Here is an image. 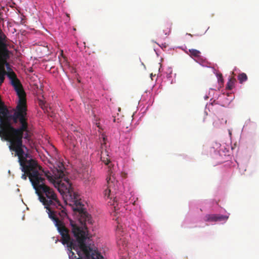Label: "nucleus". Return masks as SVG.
Returning a JSON list of instances; mask_svg holds the SVG:
<instances>
[{"mask_svg":"<svg viewBox=\"0 0 259 259\" xmlns=\"http://www.w3.org/2000/svg\"><path fill=\"white\" fill-rule=\"evenodd\" d=\"M46 175L61 193L66 194V201L70 202V205H75L74 210L80 214V220L82 226H78L73 221H70L72 232L76 239L75 240L71 237L69 230L63 221L67 216V213L64 209L61 211L56 210L61 209L62 206L54 190L45 184V178L42 177L33 188L38 197V200L46 209L49 217L53 221L61 235L60 241L63 245H66L68 254L73 252L72 250L79 252V250L81 249L80 239L82 240L84 246L91 245L86 224H93L92 217L83 208L78 200L77 194L72 190L69 180L65 175V167L62 163L59 162L57 166L54 167L52 170V174L48 172Z\"/></svg>","mask_w":259,"mask_h":259,"instance_id":"nucleus-1","label":"nucleus"},{"mask_svg":"<svg viewBox=\"0 0 259 259\" xmlns=\"http://www.w3.org/2000/svg\"><path fill=\"white\" fill-rule=\"evenodd\" d=\"M12 132H2L0 134V137L2 140L10 143L9 149L12 154L14 152L15 156L18 157L21 170L24 172L22 175V179L26 180L28 177L34 188L41 180L42 175L39 172L40 167L36 161L33 159L29 154L24 151V149H27V148L23 144L22 139L30 140L31 136V131L28 130L27 133L26 131H18L15 128H12Z\"/></svg>","mask_w":259,"mask_h":259,"instance_id":"nucleus-2","label":"nucleus"},{"mask_svg":"<svg viewBox=\"0 0 259 259\" xmlns=\"http://www.w3.org/2000/svg\"><path fill=\"white\" fill-rule=\"evenodd\" d=\"M8 75L12 79V84L17 92L19 101L13 114L8 110L7 116L0 115V134L2 132H12V128L28 133L29 128L27 122L25 93L14 72L9 73Z\"/></svg>","mask_w":259,"mask_h":259,"instance_id":"nucleus-3","label":"nucleus"},{"mask_svg":"<svg viewBox=\"0 0 259 259\" xmlns=\"http://www.w3.org/2000/svg\"><path fill=\"white\" fill-rule=\"evenodd\" d=\"M81 249L76 252L77 256L74 252L68 254L69 259H104L103 256L96 250H94L90 246H84L82 240L80 239Z\"/></svg>","mask_w":259,"mask_h":259,"instance_id":"nucleus-4","label":"nucleus"},{"mask_svg":"<svg viewBox=\"0 0 259 259\" xmlns=\"http://www.w3.org/2000/svg\"><path fill=\"white\" fill-rule=\"evenodd\" d=\"M228 219V217L227 215H224L221 214H207L204 218V221L205 222H221L223 221H226Z\"/></svg>","mask_w":259,"mask_h":259,"instance_id":"nucleus-5","label":"nucleus"},{"mask_svg":"<svg viewBox=\"0 0 259 259\" xmlns=\"http://www.w3.org/2000/svg\"><path fill=\"white\" fill-rule=\"evenodd\" d=\"M115 179L113 176H110L109 178H107V182L108 184V188L104 190V193L105 197L110 198V193L111 191V187L114 185ZM111 199L112 198L110 197Z\"/></svg>","mask_w":259,"mask_h":259,"instance_id":"nucleus-6","label":"nucleus"},{"mask_svg":"<svg viewBox=\"0 0 259 259\" xmlns=\"http://www.w3.org/2000/svg\"><path fill=\"white\" fill-rule=\"evenodd\" d=\"M106 140L107 139L105 137L103 138L104 143H102L101 144L102 151L101 152V159L106 165H107L109 163L110 160L107 157H105L106 156H108L106 154L107 151L105 149Z\"/></svg>","mask_w":259,"mask_h":259,"instance_id":"nucleus-7","label":"nucleus"},{"mask_svg":"<svg viewBox=\"0 0 259 259\" xmlns=\"http://www.w3.org/2000/svg\"><path fill=\"white\" fill-rule=\"evenodd\" d=\"M60 63L61 66L69 67V62H68L66 57L63 54V50L61 51L60 56H59Z\"/></svg>","mask_w":259,"mask_h":259,"instance_id":"nucleus-8","label":"nucleus"},{"mask_svg":"<svg viewBox=\"0 0 259 259\" xmlns=\"http://www.w3.org/2000/svg\"><path fill=\"white\" fill-rule=\"evenodd\" d=\"M83 179L84 180V182L85 184L88 185H93L94 183V177L88 175V174L87 175L85 176V175L83 176Z\"/></svg>","mask_w":259,"mask_h":259,"instance_id":"nucleus-9","label":"nucleus"},{"mask_svg":"<svg viewBox=\"0 0 259 259\" xmlns=\"http://www.w3.org/2000/svg\"><path fill=\"white\" fill-rule=\"evenodd\" d=\"M163 32L165 36L169 35L171 31V24L167 23L162 26Z\"/></svg>","mask_w":259,"mask_h":259,"instance_id":"nucleus-10","label":"nucleus"},{"mask_svg":"<svg viewBox=\"0 0 259 259\" xmlns=\"http://www.w3.org/2000/svg\"><path fill=\"white\" fill-rule=\"evenodd\" d=\"M236 82V79L234 77H231L227 83L226 89L227 90H232Z\"/></svg>","mask_w":259,"mask_h":259,"instance_id":"nucleus-11","label":"nucleus"},{"mask_svg":"<svg viewBox=\"0 0 259 259\" xmlns=\"http://www.w3.org/2000/svg\"><path fill=\"white\" fill-rule=\"evenodd\" d=\"M238 79L240 83H242L247 80V76L245 73H241L238 75Z\"/></svg>","mask_w":259,"mask_h":259,"instance_id":"nucleus-12","label":"nucleus"},{"mask_svg":"<svg viewBox=\"0 0 259 259\" xmlns=\"http://www.w3.org/2000/svg\"><path fill=\"white\" fill-rule=\"evenodd\" d=\"M189 52L190 53L191 56H194L195 57H198L200 56V52L198 50L195 49H190Z\"/></svg>","mask_w":259,"mask_h":259,"instance_id":"nucleus-13","label":"nucleus"},{"mask_svg":"<svg viewBox=\"0 0 259 259\" xmlns=\"http://www.w3.org/2000/svg\"><path fill=\"white\" fill-rule=\"evenodd\" d=\"M3 55L5 59H7V58H8L9 57V51L7 49H5L4 51Z\"/></svg>","mask_w":259,"mask_h":259,"instance_id":"nucleus-14","label":"nucleus"},{"mask_svg":"<svg viewBox=\"0 0 259 259\" xmlns=\"http://www.w3.org/2000/svg\"><path fill=\"white\" fill-rule=\"evenodd\" d=\"M213 120H214V122H213V125L214 127H218L219 125L218 124L217 121L215 120L213 118H212Z\"/></svg>","mask_w":259,"mask_h":259,"instance_id":"nucleus-15","label":"nucleus"},{"mask_svg":"<svg viewBox=\"0 0 259 259\" xmlns=\"http://www.w3.org/2000/svg\"><path fill=\"white\" fill-rule=\"evenodd\" d=\"M115 203H116V202H117V201H116V200H115V201H114V203H115ZM113 205H115V203H113ZM114 208H115L116 206H114Z\"/></svg>","mask_w":259,"mask_h":259,"instance_id":"nucleus-16","label":"nucleus"},{"mask_svg":"<svg viewBox=\"0 0 259 259\" xmlns=\"http://www.w3.org/2000/svg\"><path fill=\"white\" fill-rule=\"evenodd\" d=\"M121 241H122V240L121 239H120V240L118 242V244L120 245V243H121Z\"/></svg>","mask_w":259,"mask_h":259,"instance_id":"nucleus-17","label":"nucleus"},{"mask_svg":"<svg viewBox=\"0 0 259 259\" xmlns=\"http://www.w3.org/2000/svg\"><path fill=\"white\" fill-rule=\"evenodd\" d=\"M207 119V117H205L204 118V121H205Z\"/></svg>","mask_w":259,"mask_h":259,"instance_id":"nucleus-18","label":"nucleus"},{"mask_svg":"<svg viewBox=\"0 0 259 259\" xmlns=\"http://www.w3.org/2000/svg\"><path fill=\"white\" fill-rule=\"evenodd\" d=\"M67 16L69 17V14H67Z\"/></svg>","mask_w":259,"mask_h":259,"instance_id":"nucleus-19","label":"nucleus"},{"mask_svg":"<svg viewBox=\"0 0 259 259\" xmlns=\"http://www.w3.org/2000/svg\"><path fill=\"white\" fill-rule=\"evenodd\" d=\"M4 63H6V60H4Z\"/></svg>","mask_w":259,"mask_h":259,"instance_id":"nucleus-20","label":"nucleus"}]
</instances>
